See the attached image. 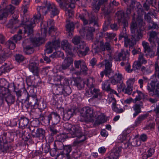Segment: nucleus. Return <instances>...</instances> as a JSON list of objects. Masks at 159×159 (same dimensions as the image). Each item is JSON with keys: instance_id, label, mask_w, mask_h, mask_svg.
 <instances>
[{"instance_id": "13", "label": "nucleus", "mask_w": 159, "mask_h": 159, "mask_svg": "<svg viewBox=\"0 0 159 159\" xmlns=\"http://www.w3.org/2000/svg\"><path fill=\"white\" fill-rule=\"evenodd\" d=\"M14 9L15 7L10 4L7 6L4 9L0 10V20H2L3 18L7 16L9 13L12 14Z\"/></svg>"}, {"instance_id": "4", "label": "nucleus", "mask_w": 159, "mask_h": 159, "mask_svg": "<svg viewBox=\"0 0 159 159\" xmlns=\"http://www.w3.org/2000/svg\"><path fill=\"white\" fill-rule=\"evenodd\" d=\"M82 116L88 120L89 122H92L94 117H97V112L93 111V109L89 107H84L80 110Z\"/></svg>"}, {"instance_id": "56", "label": "nucleus", "mask_w": 159, "mask_h": 159, "mask_svg": "<svg viewBox=\"0 0 159 159\" xmlns=\"http://www.w3.org/2000/svg\"><path fill=\"white\" fill-rule=\"evenodd\" d=\"M148 30L152 29H157L158 28V26L157 24L154 22L153 20L148 22Z\"/></svg>"}, {"instance_id": "21", "label": "nucleus", "mask_w": 159, "mask_h": 159, "mask_svg": "<svg viewBox=\"0 0 159 159\" xmlns=\"http://www.w3.org/2000/svg\"><path fill=\"white\" fill-rule=\"evenodd\" d=\"M102 88L103 90L109 92L110 93L118 94L115 90L111 88L110 82L108 80H105L102 82Z\"/></svg>"}, {"instance_id": "45", "label": "nucleus", "mask_w": 159, "mask_h": 159, "mask_svg": "<svg viewBox=\"0 0 159 159\" xmlns=\"http://www.w3.org/2000/svg\"><path fill=\"white\" fill-rule=\"evenodd\" d=\"M66 27V30L68 32V35L71 36L72 35L73 31L74 29V25L73 23H69L67 24Z\"/></svg>"}, {"instance_id": "42", "label": "nucleus", "mask_w": 159, "mask_h": 159, "mask_svg": "<svg viewBox=\"0 0 159 159\" xmlns=\"http://www.w3.org/2000/svg\"><path fill=\"white\" fill-rule=\"evenodd\" d=\"M96 120L94 124V125L96 126L102 124L105 121V118L103 115H97V117H94Z\"/></svg>"}, {"instance_id": "60", "label": "nucleus", "mask_w": 159, "mask_h": 159, "mask_svg": "<svg viewBox=\"0 0 159 159\" xmlns=\"http://www.w3.org/2000/svg\"><path fill=\"white\" fill-rule=\"evenodd\" d=\"M24 52L27 54L32 53L34 52L33 48L32 47L27 46L24 48Z\"/></svg>"}, {"instance_id": "19", "label": "nucleus", "mask_w": 159, "mask_h": 159, "mask_svg": "<svg viewBox=\"0 0 159 159\" xmlns=\"http://www.w3.org/2000/svg\"><path fill=\"white\" fill-rule=\"evenodd\" d=\"M61 48L67 54L70 56L72 55V45L68 43L67 40H63L61 42Z\"/></svg>"}, {"instance_id": "16", "label": "nucleus", "mask_w": 159, "mask_h": 159, "mask_svg": "<svg viewBox=\"0 0 159 159\" xmlns=\"http://www.w3.org/2000/svg\"><path fill=\"white\" fill-rule=\"evenodd\" d=\"M123 77L122 75L118 71L116 72L114 75L109 80L111 83L114 85H115L118 83H120L122 81Z\"/></svg>"}, {"instance_id": "17", "label": "nucleus", "mask_w": 159, "mask_h": 159, "mask_svg": "<svg viewBox=\"0 0 159 159\" xmlns=\"http://www.w3.org/2000/svg\"><path fill=\"white\" fill-rule=\"evenodd\" d=\"M133 89V87L129 86L126 87L125 84L122 83L120 84V86L118 88V90L119 92L122 91L125 94L129 95L131 94Z\"/></svg>"}, {"instance_id": "23", "label": "nucleus", "mask_w": 159, "mask_h": 159, "mask_svg": "<svg viewBox=\"0 0 159 159\" xmlns=\"http://www.w3.org/2000/svg\"><path fill=\"white\" fill-rule=\"evenodd\" d=\"M93 44L92 45V51L95 54H98L100 52L103 54L102 51L101 47L98 46L100 45V40L96 38V39L93 41Z\"/></svg>"}, {"instance_id": "44", "label": "nucleus", "mask_w": 159, "mask_h": 159, "mask_svg": "<svg viewBox=\"0 0 159 159\" xmlns=\"http://www.w3.org/2000/svg\"><path fill=\"white\" fill-rule=\"evenodd\" d=\"M112 8V7L111 6V4H109V5H106L102 7L101 10L103 14L105 15H108L110 13Z\"/></svg>"}, {"instance_id": "30", "label": "nucleus", "mask_w": 159, "mask_h": 159, "mask_svg": "<svg viewBox=\"0 0 159 159\" xmlns=\"http://www.w3.org/2000/svg\"><path fill=\"white\" fill-rule=\"evenodd\" d=\"M63 154L66 155L68 159L70 157L69 154L72 150L73 146L71 145H63Z\"/></svg>"}, {"instance_id": "49", "label": "nucleus", "mask_w": 159, "mask_h": 159, "mask_svg": "<svg viewBox=\"0 0 159 159\" xmlns=\"http://www.w3.org/2000/svg\"><path fill=\"white\" fill-rule=\"evenodd\" d=\"M103 35L107 41L110 42L115 37L116 34L114 33L106 32L104 33Z\"/></svg>"}, {"instance_id": "18", "label": "nucleus", "mask_w": 159, "mask_h": 159, "mask_svg": "<svg viewBox=\"0 0 159 159\" xmlns=\"http://www.w3.org/2000/svg\"><path fill=\"white\" fill-rule=\"evenodd\" d=\"M87 86L88 89H86L85 95L88 97H90L93 95V80L92 78H89L87 80Z\"/></svg>"}, {"instance_id": "14", "label": "nucleus", "mask_w": 159, "mask_h": 159, "mask_svg": "<svg viewBox=\"0 0 159 159\" xmlns=\"http://www.w3.org/2000/svg\"><path fill=\"white\" fill-rule=\"evenodd\" d=\"M58 79H59L60 81H62L63 80L65 81V83L63 82V84L65 85L63 87V94L65 96L69 95L71 93V90L70 87L67 85L68 84V79L66 78H64V77L61 76H58Z\"/></svg>"}, {"instance_id": "12", "label": "nucleus", "mask_w": 159, "mask_h": 159, "mask_svg": "<svg viewBox=\"0 0 159 159\" xmlns=\"http://www.w3.org/2000/svg\"><path fill=\"white\" fill-rule=\"evenodd\" d=\"M26 91L27 93V97L25 99V101H28L30 99L31 100V101L30 102V103H33L35 105L37 102V99L35 93L34 92V89L31 87H29L28 88L27 90Z\"/></svg>"}, {"instance_id": "47", "label": "nucleus", "mask_w": 159, "mask_h": 159, "mask_svg": "<svg viewBox=\"0 0 159 159\" xmlns=\"http://www.w3.org/2000/svg\"><path fill=\"white\" fill-rule=\"evenodd\" d=\"M104 65L105 66V69L107 70V72L108 73L112 72L111 67L112 66V62L107 60H105L103 61Z\"/></svg>"}, {"instance_id": "36", "label": "nucleus", "mask_w": 159, "mask_h": 159, "mask_svg": "<svg viewBox=\"0 0 159 159\" xmlns=\"http://www.w3.org/2000/svg\"><path fill=\"white\" fill-rule=\"evenodd\" d=\"M45 131L42 128L37 129L36 132L34 133L33 137L35 138H43L45 136Z\"/></svg>"}, {"instance_id": "57", "label": "nucleus", "mask_w": 159, "mask_h": 159, "mask_svg": "<svg viewBox=\"0 0 159 159\" xmlns=\"http://www.w3.org/2000/svg\"><path fill=\"white\" fill-rule=\"evenodd\" d=\"M138 61L141 64H145L147 62V61L144 57V54L142 53H140L138 58Z\"/></svg>"}, {"instance_id": "24", "label": "nucleus", "mask_w": 159, "mask_h": 159, "mask_svg": "<svg viewBox=\"0 0 159 159\" xmlns=\"http://www.w3.org/2000/svg\"><path fill=\"white\" fill-rule=\"evenodd\" d=\"M0 150L3 152H10L12 151L13 149L10 143H4L1 141L0 144Z\"/></svg>"}, {"instance_id": "20", "label": "nucleus", "mask_w": 159, "mask_h": 159, "mask_svg": "<svg viewBox=\"0 0 159 159\" xmlns=\"http://www.w3.org/2000/svg\"><path fill=\"white\" fill-rule=\"evenodd\" d=\"M75 129L74 130L71 131L70 134L73 138L77 137L79 139L83 138V136H85L83 135L82 132L80 127L75 126Z\"/></svg>"}, {"instance_id": "1", "label": "nucleus", "mask_w": 159, "mask_h": 159, "mask_svg": "<svg viewBox=\"0 0 159 159\" xmlns=\"http://www.w3.org/2000/svg\"><path fill=\"white\" fill-rule=\"evenodd\" d=\"M139 22V30L135 32L137 28V24L135 22L134 20L130 25V30L131 32V38L127 39L124 40L125 46L127 47L129 46V48L132 47L136 43L137 41H138L143 36V31L145 29V24L143 22L142 17L139 16L138 19Z\"/></svg>"}, {"instance_id": "38", "label": "nucleus", "mask_w": 159, "mask_h": 159, "mask_svg": "<svg viewBox=\"0 0 159 159\" xmlns=\"http://www.w3.org/2000/svg\"><path fill=\"white\" fill-rule=\"evenodd\" d=\"M39 121L38 120H34L32 122V123L33 125L35 124V125H34V126L32 125H31L30 126H29L28 127L27 129H29L30 132L31 133V134L32 136H33V135L34 134V133H35L36 132L35 131V129L36 127L38 126L39 124Z\"/></svg>"}, {"instance_id": "26", "label": "nucleus", "mask_w": 159, "mask_h": 159, "mask_svg": "<svg viewBox=\"0 0 159 159\" xmlns=\"http://www.w3.org/2000/svg\"><path fill=\"white\" fill-rule=\"evenodd\" d=\"M2 141L4 143H10L13 140V135L8 132H4L1 135Z\"/></svg>"}, {"instance_id": "53", "label": "nucleus", "mask_w": 159, "mask_h": 159, "mask_svg": "<svg viewBox=\"0 0 159 159\" xmlns=\"http://www.w3.org/2000/svg\"><path fill=\"white\" fill-rule=\"evenodd\" d=\"M95 29L94 28H90L88 29V31L87 32L86 38L88 40L93 39V32H94Z\"/></svg>"}, {"instance_id": "39", "label": "nucleus", "mask_w": 159, "mask_h": 159, "mask_svg": "<svg viewBox=\"0 0 159 159\" xmlns=\"http://www.w3.org/2000/svg\"><path fill=\"white\" fill-rule=\"evenodd\" d=\"M98 17L97 15H91L90 16L89 19V23L90 24L93 23L94 26L98 27Z\"/></svg>"}, {"instance_id": "64", "label": "nucleus", "mask_w": 159, "mask_h": 159, "mask_svg": "<svg viewBox=\"0 0 159 159\" xmlns=\"http://www.w3.org/2000/svg\"><path fill=\"white\" fill-rule=\"evenodd\" d=\"M81 40V38L79 36H76L72 39V42L74 45H77L80 43Z\"/></svg>"}, {"instance_id": "58", "label": "nucleus", "mask_w": 159, "mask_h": 159, "mask_svg": "<svg viewBox=\"0 0 159 159\" xmlns=\"http://www.w3.org/2000/svg\"><path fill=\"white\" fill-rule=\"evenodd\" d=\"M7 91V89L3 86H0V99L2 100L4 96Z\"/></svg>"}, {"instance_id": "51", "label": "nucleus", "mask_w": 159, "mask_h": 159, "mask_svg": "<svg viewBox=\"0 0 159 159\" xmlns=\"http://www.w3.org/2000/svg\"><path fill=\"white\" fill-rule=\"evenodd\" d=\"M112 109L113 111L117 113H121L124 111L123 109H119L116 107V102L115 99H113Z\"/></svg>"}, {"instance_id": "34", "label": "nucleus", "mask_w": 159, "mask_h": 159, "mask_svg": "<svg viewBox=\"0 0 159 159\" xmlns=\"http://www.w3.org/2000/svg\"><path fill=\"white\" fill-rule=\"evenodd\" d=\"M75 114V110L73 109H69L64 114L63 117L65 121L69 120Z\"/></svg>"}, {"instance_id": "8", "label": "nucleus", "mask_w": 159, "mask_h": 159, "mask_svg": "<svg viewBox=\"0 0 159 159\" xmlns=\"http://www.w3.org/2000/svg\"><path fill=\"white\" fill-rule=\"evenodd\" d=\"M46 6L48 8V14L50 15L51 18H53L59 14V10L54 4L46 2Z\"/></svg>"}, {"instance_id": "7", "label": "nucleus", "mask_w": 159, "mask_h": 159, "mask_svg": "<svg viewBox=\"0 0 159 159\" xmlns=\"http://www.w3.org/2000/svg\"><path fill=\"white\" fill-rule=\"evenodd\" d=\"M73 61L72 58L66 57L62 64L57 67L58 70L60 72L64 73V70L69 69L70 66L73 64Z\"/></svg>"}, {"instance_id": "63", "label": "nucleus", "mask_w": 159, "mask_h": 159, "mask_svg": "<svg viewBox=\"0 0 159 159\" xmlns=\"http://www.w3.org/2000/svg\"><path fill=\"white\" fill-rule=\"evenodd\" d=\"M10 69L9 67L4 66H2L0 67V75H2L3 73L9 71Z\"/></svg>"}, {"instance_id": "33", "label": "nucleus", "mask_w": 159, "mask_h": 159, "mask_svg": "<svg viewBox=\"0 0 159 159\" xmlns=\"http://www.w3.org/2000/svg\"><path fill=\"white\" fill-rule=\"evenodd\" d=\"M13 19H11L10 21L7 25L8 28L11 29H16L18 26L16 25L18 23V20L17 19L18 17V16L16 15L15 17L13 16Z\"/></svg>"}, {"instance_id": "3", "label": "nucleus", "mask_w": 159, "mask_h": 159, "mask_svg": "<svg viewBox=\"0 0 159 159\" xmlns=\"http://www.w3.org/2000/svg\"><path fill=\"white\" fill-rule=\"evenodd\" d=\"M157 33L155 31H152L150 32V37L148 39L150 43L152 44V46H155L156 43L158 44V47L157 49L156 55L157 56V61L155 64V70L156 77L158 79L159 81V38L156 37ZM157 81L158 80L157 79Z\"/></svg>"}, {"instance_id": "5", "label": "nucleus", "mask_w": 159, "mask_h": 159, "mask_svg": "<svg viewBox=\"0 0 159 159\" xmlns=\"http://www.w3.org/2000/svg\"><path fill=\"white\" fill-rule=\"evenodd\" d=\"M38 66L39 61L38 57L36 56L32 57L30 60L28 68L30 71L34 75L37 76L39 75L40 70Z\"/></svg>"}, {"instance_id": "43", "label": "nucleus", "mask_w": 159, "mask_h": 159, "mask_svg": "<svg viewBox=\"0 0 159 159\" xmlns=\"http://www.w3.org/2000/svg\"><path fill=\"white\" fill-rule=\"evenodd\" d=\"M74 81L76 86L79 89H81L84 87V81L80 78H77L74 80Z\"/></svg>"}, {"instance_id": "11", "label": "nucleus", "mask_w": 159, "mask_h": 159, "mask_svg": "<svg viewBox=\"0 0 159 159\" xmlns=\"http://www.w3.org/2000/svg\"><path fill=\"white\" fill-rule=\"evenodd\" d=\"M45 117L49 124L50 122L54 124H57L60 122L61 119L60 115L57 112H51Z\"/></svg>"}, {"instance_id": "37", "label": "nucleus", "mask_w": 159, "mask_h": 159, "mask_svg": "<svg viewBox=\"0 0 159 159\" xmlns=\"http://www.w3.org/2000/svg\"><path fill=\"white\" fill-rule=\"evenodd\" d=\"M63 87L62 85H56L53 87V91L55 95H61L63 93Z\"/></svg>"}, {"instance_id": "48", "label": "nucleus", "mask_w": 159, "mask_h": 159, "mask_svg": "<svg viewBox=\"0 0 159 159\" xmlns=\"http://www.w3.org/2000/svg\"><path fill=\"white\" fill-rule=\"evenodd\" d=\"M5 101L8 105L13 103L15 101V96L11 94H9L5 97Z\"/></svg>"}, {"instance_id": "31", "label": "nucleus", "mask_w": 159, "mask_h": 159, "mask_svg": "<svg viewBox=\"0 0 159 159\" xmlns=\"http://www.w3.org/2000/svg\"><path fill=\"white\" fill-rule=\"evenodd\" d=\"M148 114L139 115L135 120L134 125L136 127L140 125L142 122L148 117Z\"/></svg>"}, {"instance_id": "32", "label": "nucleus", "mask_w": 159, "mask_h": 159, "mask_svg": "<svg viewBox=\"0 0 159 159\" xmlns=\"http://www.w3.org/2000/svg\"><path fill=\"white\" fill-rule=\"evenodd\" d=\"M29 121L28 118L25 117H21L19 120V127L22 129H25L28 125Z\"/></svg>"}, {"instance_id": "59", "label": "nucleus", "mask_w": 159, "mask_h": 159, "mask_svg": "<svg viewBox=\"0 0 159 159\" xmlns=\"http://www.w3.org/2000/svg\"><path fill=\"white\" fill-rule=\"evenodd\" d=\"M67 138V136L66 135L63 133L58 135L57 137V139L58 141L61 142H63Z\"/></svg>"}, {"instance_id": "52", "label": "nucleus", "mask_w": 159, "mask_h": 159, "mask_svg": "<svg viewBox=\"0 0 159 159\" xmlns=\"http://www.w3.org/2000/svg\"><path fill=\"white\" fill-rule=\"evenodd\" d=\"M75 0H62L63 3V2L65 3L66 7L68 5V7L72 9L74 8L75 7Z\"/></svg>"}, {"instance_id": "29", "label": "nucleus", "mask_w": 159, "mask_h": 159, "mask_svg": "<svg viewBox=\"0 0 159 159\" xmlns=\"http://www.w3.org/2000/svg\"><path fill=\"white\" fill-rule=\"evenodd\" d=\"M31 41L34 46H39L45 42V39L43 37H34L31 39Z\"/></svg>"}, {"instance_id": "54", "label": "nucleus", "mask_w": 159, "mask_h": 159, "mask_svg": "<svg viewBox=\"0 0 159 159\" xmlns=\"http://www.w3.org/2000/svg\"><path fill=\"white\" fill-rule=\"evenodd\" d=\"M156 86V82L155 81H152L151 83L148 84L147 86V89L149 92L152 93L155 90Z\"/></svg>"}, {"instance_id": "35", "label": "nucleus", "mask_w": 159, "mask_h": 159, "mask_svg": "<svg viewBox=\"0 0 159 159\" xmlns=\"http://www.w3.org/2000/svg\"><path fill=\"white\" fill-rule=\"evenodd\" d=\"M100 46L101 47L103 54H104V52L106 50L107 51H110L111 50V48L109 42H106L104 44L102 40H100Z\"/></svg>"}, {"instance_id": "41", "label": "nucleus", "mask_w": 159, "mask_h": 159, "mask_svg": "<svg viewBox=\"0 0 159 159\" xmlns=\"http://www.w3.org/2000/svg\"><path fill=\"white\" fill-rule=\"evenodd\" d=\"M134 112L133 114V118H135L141 112V105L139 104H135L132 107Z\"/></svg>"}, {"instance_id": "46", "label": "nucleus", "mask_w": 159, "mask_h": 159, "mask_svg": "<svg viewBox=\"0 0 159 159\" xmlns=\"http://www.w3.org/2000/svg\"><path fill=\"white\" fill-rule=\"evenodd\" d=\"M63 127L64 129L66 130L67 133V134L69 133L70 134L71 131L72 130H74V129H75V126L72 125L71 124L66 123L63 124Z\"/></svg>"}, {"instance_id": "55", "label": "nucleus", "mask_w": 159, "mask_h": 159, "mask_svg": "<svg viewBox=\"0 0 159 159\" xmlns=\"http://www.w3.org/2000/svg\"><path fill=\"white\" fill-rule=\"evenodd\" d=\"M14 42V41L10 39L6 42V44L7 46L8 47L9 49L12 50L15 48V44Z\"/></svg>"}, {"instance_id": "50", "label": "nucleus", "mask_w": 159, "mask_h": 159, "mask_svg": "<svg viewBox=\"0 0 159 159\" xmlns=\"http://www.w3.org/2000/svg\"><path fill=\"white\" fill-rule=\"evenodd\" d=\"M93 98H100L102 95V93L98 89L95 88L93 85Z\"/></svg>"}, {"instance_id": "22", "label": "nucleus", "mask_w": 159, "mask_h": 159, "mask_svg": "<svg viewBox=\"0 0 159 159\" xmlns=\"http://www.w3.org/2000/svg\"><path fill=\"white\" fill-rule=\"evenodd\" d=\"M126 14L127 15V17L128 18H129V16L131 14V15L132 16V21L131 22V23H132L133 21L134 20L136 22L135 23H136L137 27H139V22L137 20L139 17L140 16L142 17V21L143 22V21L142 16L140 15H139L136 19H135L134 16L135 15V14L133 11V8H132L131 7H128L127 8L126 11Z\"/></svg>"}, {"instance_id": "9", "label": "nucleus", "mask_w": 159, "mask_h": 159, "mask_svg": "<svg viewBox=\"0 0 159 159\" xmlns=\"http://www.w3.org/2000/svg\"><path fill=\"white\" fill-rule=\"evenodd\" d=\"M60 43L59 40L52 41V43L48 42L45 45L46 49L44 50V54L52 52L53 49H56L58 47H60Z\"/></svg>"}, {"instance_id": "6", "label": "nucleus", "mask_w": 159, "mask_h": 159, "mask_svg": "<svg viewBox=\"0 0 159 159\" xmlns=\"http://www.w3.org/2000/svg\"><path fill=\"white\" fill-rule=\"evenodd\" d=\"M73 51L77 53L80 57H84L87 55L89 51V48L84 42L81 43L79 46L74 47Z\"/></svg>"}, {"instance_id": "61", "label": "nucleus", "mask_w": 159, "mask_h": 159, "mask_svg": "<svg viewBox=\"0 0 159 159\" xmlns=\"http://www.w3.org/2000/svg\"><path fill=\"white\" fill-rule=\"evenodd\" d=\"M142 64L138 61H135L133 65V70L134 71L139 70Z\"/></svg>"}, {"instance_id": "2", "label": "nucleus", "mask_w": 159, "mask_h": 159, "mask_svg": "<svg viewBox=\"0 0 159 159\" xmlns=\"http://www.w3.org/2000/svg\"><path fill=\"white\" fill-rule=\"evenodd\" d=\"M45 9V7L40 6L37 7V13L34 16L33 18L30 20H28L26 17H23L22 20L21 24V25L24 28L25 33H27L28 35L32 34L33 33V28L34 26L35 22L39 19L41 17V15L43 10Z\"/></svg>"}, {"instance_id": "28", "label": "nucleus", "mask_w": 159, "mask_h": 159, "mask_svg": "<svg viewBox=\"0 0 159 159\" xmlns=\"http://www.w3.org/2000/svg\"><path fill=\"white\" fill-rule=\"evenodd\" d=\"M46 104L44 103V107H41V106H40V108H36L34 111V112L35 113V115L36 117L38 116H39V118H41V120H42L44 119V114L43 113L44 110L46 107Z\"/></svg>"}, {"instance_id": "25", "label": "nucleus", "mask_w": 159, "mask_h": 159, "mask_svg": "<svg viewBox=\"0 0 159 159\" xmlns=\"http://www.w3.org/2000/svg\"><path fill=\"white\" fill-rule=\"evenodd\" d=\"M116 15L117 17L118 21L121 22L124 27H127L128 25V22L124 17V13L123 11H119L116 12Z\"/></svg>"}, {"instance_id": "15", "label": "nucleus", "mask_w": 159, "mask_h": 159, "mask_svg": "<svg viewBox=\"0 0 159 159\" xmlns=\"http://www.w3.org/2000/svg\"><path fill=\"white\" fill-rule=\"evenodd\" d=\"M121 148V147L114 148L109 152L107 157L109 159H117L119 157Z\"/></svg>"}, {"instance_id": "10", "label": "nucleus", "mask_w": 159, "mask_h": 159, "mask_svg": "<svg viewBox=\"0 0 159 159\" xmlns=\"http://www.w3.org/2000/svg\"><path fill=\"white\" fill-rule=\"evenodd\" d=\"M129 55V52L127 50H125L122 49L121 52H119L117 54H115L114 58L116 61H120L128 60Z\"/></svg>"}, {"instance_id": "27", "label": "nucleus", "mask_w": 159, "mask_h": 159, "mask_svg": "<svg viewBox=\"0 0 159 159\" xmlns=\"http://www.w3.org/2000/svg\"><path fill=\"white\" fill-rule=\"evenodd\" d=\"M132 95L134 97L136 96L134 99L135 102L137 101H140L142 99H146V97L147 96L144 94V93L138 90H137L136 92H133Z\"/></svg>"}, {"instance_id": "62", "label": "nucleus", "mask_w": 159, "mask_h": 159, "mask_svg": "<svg viewBox=\"0 0 159 159\" xmlns=\"http://www.w3.org/2000/svg\"><path fill=\"white\" fill-rule=\"evenodd\" d=\"M22 137L24 139L25 141H27L31 137L30 133L26 132L25 130H23L22 132Z\"/></svg>"}, {"instance_id": "40", "label": "nucleus", "mask_w": 159, "mask_h": 159, "mask_svg": "<svg viewBox=\"0 0 159 159\" xmlns=\"http://www.w3.org/2000/svg\"><path fill=\"white\" fill-rule=\"evenodd\" d=\"M92 8L93 11L96 13L99 10L101 5L98 0H94L92 3Z\"/></svg>"}]
</instances>
